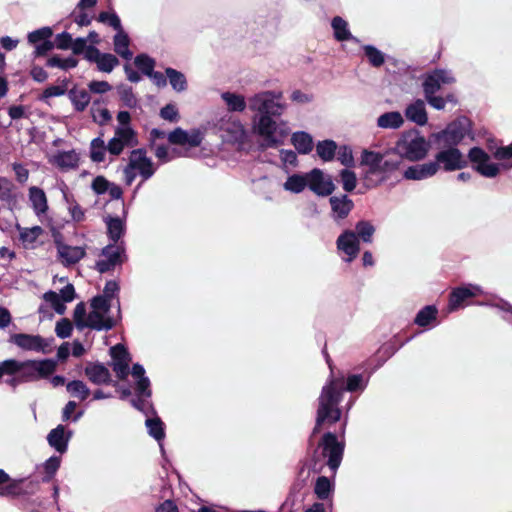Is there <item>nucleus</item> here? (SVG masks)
<instances>
[{
	"label": "nucleus",
	"mask_w": 512,
	"mask_h": 512,
	"mask_svg": "<svg viewBox=\"0 0 512 512\" xmlns=\"http://www.w3.org/2000/svg\"><path fill=\"white\" fill-rule=\"evenodd\" d=\"M248 108L253 113L252 130L266 148L284 144L290 134L288 123L278 118L286 110L281 91H261L248 98Z\"/></svg>",
	"instance_id": "nucleus-1"
},
{
	"label": "nucleus",
	"mask_w": 512,
	"mask_h": 512,
	"mask_svg": "<svg viewBox=\"0 0 512 512\" xmlns=\"http://www.w3.org/2000/svg\"><path fill=\"white\" fill-rule=\"evenodd\" d=\"M327 363L331 370V376L323 386L321 394L318 398V408L316 415V423L313 428L311 438L320 431L323 424H333L340 420L341 410L338 405L342 399L344 391L356 392L363 391L369 381V375L364 374H352L347 378L345 385L344 377H334L333 370L329 359Z\"/></svg>",
	"instance_id": "nucleus-2"
},
{
	"label": "nucleus",
	"mask_w": 512,
	"mask_h": 512,
	"mask_svg": "<svg viewBox=\"0 0 512 512\" xmlns=\"http://www.w3.org/2000/svg\"><path fill=\"white\" fill-rule=\"evenodd\" d=\"M360 164L364 167V180L367 186L377 187L398 170L401 160L393 149L385 152L365 149L361 153Z\"/></svg>",
	"instance_id": "nucleus-3"
},
{
	"label": "nucleus",
	"mask_w": 512,
	"mask_h": 512,
	"mask_svg": "<svg viewBox=\"0 0 512 512\" xmlns=\"http://www.w3.org/2000/svg\"><path fill=\"white\" fill-rule=\"evenodd\" d=\"M91 311L87 315L83 302L76 305L73 319L77 329L90 328L97 331L112 329L120 318V303L117 300V316L110 315L111 304L103 297H94L90 303Z\"/></svg>",
	"instance_id": "nucleus-4"
},
{
	"label": "nucleus",
	"mask_w": 512,
	"mask_h": 512,
	"mask_svg": "<svg viewBox=\"0 0 512 512\" xmlns=\"http://www.w3.org/2000/svg\"><path fill=\"white\" fill-rule=\"evenodd\" d=\"M53 359L18 361L8 359L0 362V379L4 375L19 374L23 382H32L50 376L56 369Z\"/></svg>",
	"instance_id": "nucleus-5"
},
{
	"label": "nucleus",
	"mask_w": 512,
	"mask_h": 512,
	"mask_svg": "<svg viewBox=\"0 0 512 512\" xmlns=\"http://www.w3.org/2000/svg\"><path fill=\"white\" fill-rule=\"evenodd\" d=\"M493 156L501 161V163L491 162L490 156L479 147H473L468 153L469 160L473 163L476 171L485 177L493 178L499 174L501 168H512V143L508 146L497 148Z\"/></svg>",
	"instance_id": "nucleus-6"
},
{
	"label": "nucleus",
	"mask_w": 512,
	"mask_h": 512,
	"mask_svg": "<svg viewBox=\"0 0 512 512\" xmlns=\"http://www.w3.org/2000/svg\"><path fill=\"white\" fill-rule=\"evenodd\" d=\"M392 149L400 159L419 161L426 157L429 144L418 131L412 130L403 133Z\"/></svg>",
	"instance_id": "nucleus-7"
},
{
	"label": "nucleus",
	"mask_w": 512,
	"mask_h": 512,
	"mask_svg": "<svg viewBox=\"0 0 512 512\" xmlns=\"http://www.w3.org/2000/svg\"><path fill=\"white\" fill-rule=\"evenodd\" d=\"M318 449H321L320 454L316 450L313 456V468H317L320 459H327L326 464L332 471H336L340 466L344 452V443L337 440L335 434L327 432L322 436L318 444Z\"/></svg>",
	"instance_id": "nucleus-8"
},
{
	"label": "nucleus",
	"mask_w": 512,
	"mask_h": 512,
	"mask_svg": "<svg viewBox=\"0 0 512 512\" xmlns=\"http://www.w3.org/2000/svg\"><path fill=\"white\" fill-rule=\"evenodd\" d=\"M470 133L471 123L469 119L459 117L433 136L439 147H457Z\"/></svg>",
	"instance_id": "nucleus-9"
},
{
	"label": "nucleus",
	"mask_w": 512,
	"mask_h": 512,
	"mask_svg": "<svg viewBox=\"0 0 512 512\" xmlns=\"http://www.w3.org/2000/svg\"><path fill=\"white\" fill-rule=\"evenodd\" d=\"M433 163H437V172L443 169L446 172L460 170L467 165V160L457 147H439Z\"/></svg>",
	"instance_id": "nucleus-10"
},
{
	"label": "nucleus",
	"mask_w": 512,
	"mask_h": 512,
	"mask_svg": "<svg viewBox=\"0 0 512 512\" xmlns=\"http://www.w3.org/2000/svg\"><path fill=\"white\" fill-rule=\"evenodd\" d=\"M138 134L133 128H115L114 136L108 141V153L119 156L126 148L138 146Z\"/></svg>",
	"instance_id": "nucleus-11"
},
{
	"label": "nucleus",
	"mask_w": 512,
	"mask_h": 512,
	"mask_svg": "<svg viewBox=\"0 0 512 512\" xmlns=\"http://www.w3.org/2000/svg\"><path fill=\"white\" fill-rule=\"evenodd\" d=\"M126 260L125 243L108 244L102 249L101 258L96 262V269L100 273H106L122 264Z\"/></svg>",
	"instance_id": "nucleus-12"
},
{
	"label": "nucleus",
	"mask_w": 512,
	"mask_h": 512,
	"mask_svg": "<svg viewBox=\"0 0 512 512\" xmlns=\"http://www.w3.org/2000/svg\"><path fill=\"white\" fill-rule=\"evenodd\" d=\"M307 187L321 197L329 196L335 190L331 176L318 168H314L307 173Z\"/></svg>",
	"instance_id": "nucleus-13"
},
{
	"label": "nucleus",
	"mask_w": 512,
	"mask_h": 512,
	"mask_svg": "<svg viewBox=\"0 0 512 512\" xmlns=\"http://www.w3.org/2000/svg\"><path fill=\"white\" fill-rule=\"evenodd\" d=\"M129 170L138 171L143 181L150 179L155 171L152 160L147 157V152L143 148L133 149L129 155Z\"/></svg>",
	"instance_id": "nucleus-14"
},
{
	"label": "nucleus",
	"mask_w": 512,
	"mask_h": 512,
	"mask_svg": "<svg viewBox=\"0 0 512 512\" xmlns=\"http://www.w3.org/2000/svg\"><path fill=\"white\" fill-rule=\"evenodd\" d=\"M221 137L224 141L242 146L247 139V132L243 124L239 120H221L220 123Z\"/></svg>",
	"instance_id": "nucleus-15"
},
{
	"label": "nucleus",
	"mask_w": 512,
	"mask_h": 512,
	"mask_svg": "<svg viewBox=\"0 0 512 512\" xmlns=\"http://www.w3.org/2000/svg\"><path fill=\"white\" fill-rule=\"evenodd\" d=\"M455 82V78L450 70L446 69H435L429 72L423 81L424 94H436L442 86L452 84Z\"/></svg>",
	"instance_id": "nucleus-16"
},
{
	"label": "nucleus",
	"mask_w": 512,
	"mask_h": 512,
	"mask_svg": "<svg viewBox=\"0 0 512 512\" xmlns=\"http://www.w3.org/2000/svg\"><path fill=\"white\" fill-rule=\"evenodd\" d=\"M11 341L18 347L36 352L48 353L51 351V340H46L39 335L19 333L11 337Z\"/></svg>",
	"instance_id": "nucleus-17"
},
{
	"label": "nucleus",
	"mask_w": 512,
	"mask_h": 512,
	"mask_svg": "<svg viewBox=\"0 0 512 512\" xmlns=\"http://www.w3.org/2000/svg\"><path fill=\"white\" fill-rule=\"evenodd\" d=\"M337 248L343 252L347 258L345 261L351 262L360 251V243L356 233L352 230H345L336 241Z\"/></svg>",
	"instance_id": "nucleus-18"
},
{
	"label": "nucleus",
	"mask_w": 512,
	"mask_h": 512,
	"mask_svg": "<svg viewBox=\"0 0 512 512\" xmlns=\"http://www.w3.org/2000/svg\"><path fill=\"white\" fill-rule=\"evenodd\" d=\"M79 161L80 156L74 149L69 151H57L49 158V163L61 171L77 169Z\"/></svg>",
	"instance_id": "nucleus-19"
},
{
	"label": "nucleus",
	"mask_w": 512,
	"mask_h": 512,
	"mask_svg": "<svg viewBox=\"0 0 512 512\" xmlns=\"http://www.w3.org/2000/svg\"><path fill=\"white\" fill-rule=\"evenodd\" d=\"M72 437V431L67 430L65 426L58 425L52 429L47 435L49 445L60 454H63L68 449V443Z\"/></svg>",
	"instance_id": "nucleus-20"
},
{
	"label": "nucleus",
	"mask_w": 512,
	"mask_h": 512,
	"mask_svg": "<svg viewBox=\"0 0 512 512\" xmlns=\"http://www.w3.org/2000/svg\"><path fill=\"white\" fill-rule=\"evenodd\" d=\"M437 173V163L429 161L422 164H416L408 167L403 177L407 180H424L434 176Z\"/></svg>",
	"instance_id": "nucleus-21"
},
{
	"label": "nucleus",
	"mask_w": 512,
	"mask_h": 512,
	"mask_svg": "<svg viewBox=\"0 0 512 512\" xmlns=\"http://www.w3.org/2000/svg\"><path fill=\"white\" fill-rule=\"evenodd\" d=\"M56 247L61 263L66 266L79 262L86 254L85 249L80 246H70L57 242Z\"/></svg>",
	"instance_id": "nucleus-22"
},
{
	"label": "nucleus",
	"mask_w": 512,
	"mask_h": 512,
	"mask_svg": "<svg viewBox=\"0 0 512 512\" xmlns=\"http://www.w3.org/2000/svg\"><path fill=\"white\" fill-rule=\"evenodd\" d=\"M332 210V218L335 221L345 219L354 207L353 201L347 196H332L329 199Z\"/></svg>",
	"instance_id": "nucleus-23"
},
{
	"label": "nucleus",
	"mask_w": 512,
	"mask_h": 512,
	"mask_svg": "<svg viewBox=\"0 0 512 512\" xmlns=\"http://www.w3.org/2000/svg\"><path fill=\"white\" fill-rule=\"evenodd\" d=\"M481 288L475 285L459 287L452 291L449 299V309L457 310L461 304L468 298L481 294Z\"/></svg>",
	"instance_id": "nucleus-24"
},
{
	"label": "nucleus",
	"mask_w": 512,
	"mask_h": 512,
	"mask_svg": "<svg viewBox=\"0 0 512 512\" xmlns=\"http://www.w3.org/2000/svg\"><path fill=\"white\" fill-rule=\"evenodd\" d=\"M84 371L89 381L93 384H109L111 381L109 369L101 363H89L86 365Z\"/></svg>",
	"instance_id": "nucleus-25"
},
{
	"label": "nucleus",
	"mask_w": 512,
	"mask_h": 512,
	"mask_svg": "<svg viewBox=\"0 0 512 512\" xmlns=\"http://www.w3.org/2000/svg\"><path fill=\"white\" fill-rule=\"evenodd\" d=\"M29 202L38 218L46 215L48 210V201L43 189L32 186L29 188Z\"/></svg>",
	"instance_id": "nucleus-26"
},
{
	"label": "nucleus",
	"mask_w": 512,
	"mask_h": 512,
	"mask_svg": "<svg viewBox=\"0 0 512 512\" xmlns=\"http://www.w3.org/2000/svg\"><path fill=\"white\" fill-rule=\"evenodd\" d=\"M405 116L408 120L419 126L425 125L428 121V116L424 101L417 99L409 104L405 109Z\"/></svg>",
	"instance_id": "nucleus-27"
},
{
	"label": "nucleus",
	"mask_w": 512,
	"mask_h": 512,
	"mask_svg": "<svg viewBox=\"0 0 512 512\" xmlns=\"http://www.w3.org/2000/svg\"><path fill=\"white\" fill-rule=\"evenodd\" d=\"M133 378L136 380V392L139 395L151 397L150 380L145 376V369L140 364H134L131 370Z\"/></svg>",
	"instance_id": "nucleus-28"
},
{
	"label": "nucleus",
	"mask_w": 512,
	"mask_h": 512,
	"mask_svg": "<svg viewBox=\"0 0 512 512\" xmlns=\"http://www.w3.org/2000/svg\"><path fill=\"white\" fill-rule=\"evenodd\" d=\"M107 226L108 237L112 241L111 244H119L120 239L125 234V222L119 217H107L105 219Z\"/></svg>",
	"instance_id": "nucleus-29"
},
{
	"label": "nucleus",
	"mask_w": 512,
	"mask_h": 512,
	"mask_svg": "<svg viewBox=\"0 0 512 512\" xmlns=\"http://www.w3.org/2000/svg\"><path fill=\"white\" fill-rule=\"evenodd\" d=\"M404 124V118L398 111H390L381 114L377 118V126L382 129H399Z\"/></svg>",
	"instance_id": "nucleus-30"
},
{
	"label": "nucleus",
	"mask_w": 512,
	"mask_h": 512,
	"mask_svg": "<svg viewBox=\"0 0 512 512\" xmlns=\"http://www.w3.org/2000/svg\"><path fill=\"white\" fill-rule=\"evenodd\" d=\"M116 31L117 33L114 36V50L119 56L129 61L133 57V53L129 49L130 39L123 31L122 27L120 30Z\"/></svg>",
	"instance_id": "nucleus-31"
},
{
	"label": "nucleus",
	"mask_w": 512,
	"mask_h": 512,
	"mask_svg": "<svg viewBox=\"0 0 512 512\" xmlns=\"http://www.w3.org/2000/svg\"><path fill=\"white\" fill-rule=\"evenodd\" d=\"M68 97L77 112L84 111L91 100L90 94L85 89L72 88L68 91Z\"/></svg>",
	"instance_id": "nucleus-32"
},
{
	"label": "nucleus",
	"mask_w": 512,
	"mask_h": 512,
	"mask_svg": "<svg viewBox=\"0 0 512 512\" xmlns=\"http://www.w3.org/2000/svg\"><path fill=\"white\" fill-rule=\"evenodd\" d=\"M291 142L300 154H308L313 149V139L304 131L293 133Z\"/></svg>",
	"instance_id": "nucleus-33"
},
{
	"label": "nucleus",
	"mask_w": 512,
	"mask_h": 512,
	"mask_svg": "<svg viewBox=\"0 0 512 512\" xmlns=\"http://www.w3.org/2000/svg\"><path fill=\"white\" fill-rule=\"evenodd\" d=\"M17 229L19 230V240L25 248L34 247L38 237L43 233V229L40 226L22 228L18 225Z\"/></svg>",
	"instance_id": "nucleus-34"
},
{
	"label": "nucleus",
	"mask_w": 512,
	"mask_h": 512,
	"mask_svg": "<svg viewBox=\"0 0 512 512\" xmlns=\"http://www.w3.org/2000/svg\"><path fill=\"white\" fill-rule=\"evenodd\" d=\"M331 26L334 31V37L338 41L353 40L358 42V40L350 33L348 23L343 18L339 16L334 17Z\"/></svg>",
	"instance_id": "nucleus-35"
},
{
	"label": "nucleus",
	"mask_w": 512,
	"mask_h": 512,
	"mask_svg": "<svg viewBox=\"0 0 512 512\" xmlns=\"http://www.w3.org/2000/svg\"><path fill=\"white\" fill-rule=\"evenodd\" d=\"M27 478L12 479L7 482V485L0 487V496H19L26 492L25 485Z\"/></svg>",
	"instance_id": "nucleus-36"
},
{
	"label": "nucleus",
	"mask_w": 512,
	"mask_h": 512,
	"mask_svg": "<svg viewBox=\"0 0 512 512\" xmlns=\"http://www.w3.org/2000/svg\"><path fill=\"white\" fill-rule=\"evenodd\" d=\"M307 187V173L290 175L283 184L284 190L299 194Z\"/></svg>",
	"instance_id": "nucleus-37"
},
{
	"label": "nucleus",
	"mask_w": 512,
	"mask_h": 512,
	"mask_svg": "<svg viewBox=\"0 0 512 512\" xmlns=\"http://www.w3.org/2000/svg\"><path fill=\"white\" fill-rule=\"evenodd\" d=\"M145 425L149 435L159 442L161 450L164 451L163 445L161 444V441L165 437L164 423L159 417H153L147 418Z\"/></svg>",
	"instance_id": "nucleus-38"
},
{
	"label": "nucleus",
	"mask_w": 512,
	"mask_h": 512,
	"mask_svg": "<svg viewBox=\"0 0 512 512\" xmlns=\"http://www.w3.org/2000/svg\"><path fill=\"white\" fill-rule=\"evenodd\" d=\"M221 98L231 112H243L246 108L245 98L240 94L224 92L221 94Z\"/></svg>",
	"instance_id": "nucleus-39"
},
{
	"label": "nucleus",
	"mask_w": 512,
	"mask_h": 512,
	"mask_svg": "<svg viewBox=\"0 0 512 512\" xmlns=\"http://www.w3.org/2000/svg\"><path fill=\"white\" fill-rule=\"evenodd\" d=\"M106 152H108V143L106 144L102 137H96L91 141L90 158L93 162H103Z\"/></svg>",
	"instance_id": "nucleus-40"
},
{
	"label": "nucleus",
	"mask_w": 512,
	"mask_h": 512,
	"mask_svg": "<svg viewBox=\"0 0 512 512\" xmlns=\"http://www.w3.org/2000/svg\"><path fill=\"white\" fill-rule=\"evenodd\" d=\"M165 74L176 92H183L187 89V80L182 72L169 67L165 69Z\"/></svg>",
	"instance_id": "nucleus-41"
},
{
	"label": "nucleus",
	"mask_w": 512,
	"mask_h": 512,
	"mask_svg": "<svg viewBox=\"0 0 512 512\" xmlns=\"http://www.w3.org/2000/svg\"><path fill=\"white\" fill-rule=\"evenodd\" d=\"M337 145L333 140L320 141L316 145L317 155L325 162L333 160Z\"/></svg>",
	"instance_id": "nucleus-42"
},
{
	"label": "nucleus",
	"mask_w": 512,
	"mask_h": 512,
	"mask_svg": "<svg viewBox=\"0 0 512 512\" xmlns=\"http://www.w3.org/2000/svg\"><path fill=\"white\" fill-rule=\"evenodd\" d=\"M68 393L81 401L86 400L90 395V389L81 380H73L66 385Z\"/></svg>",
	"instance_id": "nucleus-43"
},
{
	"label": "nucleus",
	"mask_w": 512,
	"mask_h": 512,
	"mask_svg": "<svg viewBox=\"0 0 512 512\" xmlns=\"http://www.w3.org/2000/svg\"><path fill=\"white\" fill-rule=\"evenodd\" d=\"M437 309L433 305H428L422 308L416 315L415 323L418 326L425 327L436 319Z\"/></svg>",
	"instance_id": "nucleus-44"
},
{
	"label": "nucleus",
	"mask_w": 512,
	"mask_h": 512,
	"mask_svg": "<svg viewBox=\"0 0 512 512\" xmlns=\"http://www.w3.org/2000/svg\"><path fill=\"white\" fill-rule=\"evenodd\" d=\"M355 230L358 239H361L365 243L372 242L375 227L369 221L361 220L357 222Z\"/></svg>",
	"instance_id": "nucleus-45"
},
{
	"label": "nucleus",
	"mask_w": 512,
	"mask_h": 512,
	"mask_svg": "<svg viewBox=\"0 0 512 512\" xmlns=\"http://www.w3.org/2000/svg\"><path fill=\"white\" fill-rule=\"evenodd\" d=\"M68 79H63L59 84L57 85H51L48 86L46 89H44L40 99L46 100L51 97H57L64 95L68 90Z\"/></svg>",
	"instance_id": "nucleus-46"
},
{
	"label": "nucleus",
	"mask_w": 512,
	"mask_h": 512,
	"mask_svg": "<svg viewBox=\"0 0 512 512\" xmlns=\"http://www.w3.org/2000/svg\"><path fill=\"white\" fill-rule=\"evenodd\" d=\"M46 65L48 67H56L63 70H69L75 68L78 65V60L74 57L61 58L59 56H53L47 60Z\"/></svg>",
	"instance_id": "nucleus-47"
},
{
	"label": "nucleus",
	"mask_w": 512,
	"mask_h": 512,
	"mask_svg": "<svg viewBox=\"0 0 512 512\" xmlns=\"http://www.w3.org/2000/svg\"><path fill=\"white\" fill-rule=\"evenodd\" d=\"M302 500V497L295 492L294 487L282 504L281 509L283 512H298L301 508Z\"/></svg>",
	"instance_id": "nucleus-48"
},
{
	"label": "nucleus",
	"mask_w": 512,
	"mask_h": 512,
	"mask_svg": "<svg viewBox=\"0 0 512 512\" xmlns=\"http://www.w3.org/2000/svg\"><path fill=\"white\" fill-rule=\"evenodd\" d=\"M91 116L94 122L100 125H105L111 119L109 110L102 107L98 102H93L91 106Z\"/></svg>",
	"instance_id": "nucleus-49"
},
{
	"label": "nucleus",
	"mask_w": 512,
	"mask_h": 512,
	"mask_svg": "<svg viewBox=\"0 0 512 512\" xmlns=\"http://www.w3.org/2000/svg\"><path fill=\"white\" fill-rule=\"evenodd\" d=\"M119 60L110 53H103L97 62V68L101 72L110 73L118 66Z\"/></svg>",
	"instance_id": "nucleus-50"
},
{
	"label": "nucleus",
	"mask_w": 512,
	"mask_h": 512,
	"mask_svg": "<svg viewBox=\"0 0 512 512\" xmlns=\"http://www.w3.org/2000/svg\"><path fill=\"white\" fill-rule=\"evenodd\" d=\"M64 199L68 204V210L70 212L72 219L76 222L83 221L85 218V212L80 207V205L76 201H74L72 196H70L66 192H64Z\"/></svg>",
	"instance_id": "nucleus-51"
},
{
	"label": "nucleus",
	"mask_w": 512,
	"mask_h": 512,
	"mask_svg": "<svg viewBox=\"0 0 512 512\" xmlns=\"http://www.w3.org/2000/svg\"><path fill=\"white\" fill-rule=\"evenodd\" d=\"M363 50L372 66L380 67L384 63V54L376 47L372 45H365Z\"/></svg>",
	"instance_id": "nucleus-52"
},
{
	"label": "nucleus",
	"mask_w": 512,
	"mask_h": 512,
	"mask_svg": "<svg viewBox=\"0 0 512 512\" xmlns=\"http://www.w3.org/2000/svg\"><path fill=\"white\" fill-rule=\"evenodd\" d=\"M331 488L332 486L330 480L325 476H321L318 477L316 481L314 492L319 499L325 500L329 497Z\"/></svg>",
	"instance_id": "nucleus-53"
},
{
	"label": "nucleus",
	"mask_w": 512,
	"mask_h": 512,
	"mask_svg": "<svg viewBox=\"0 0 512 512\" xmlns=\"http://www.w3.org/2000/svg\"><path fill=\"white\" fill-rule=\"evenodd\" d=\"M119 97L123 104L129 108H135L137 106V98L134 95L132 88L127 85H120L117 88Z\"/></svg>",
	"instance_id": "nucleus-54"
},
{
	"label": "nucleus",
	"mask_w": 512,
	"mask_h": 512,
	"mask_svg": "<svg viewBox=\"0 0 512 512\" xmlns=\"http://www.w3.org/2000/svg\"><path fill=\"white\" fill-rule=\"evenodd\" d=\"M43 298L47 303L51 305L56 313L64 314L66 306L58 293L54 291H48L44 294Z\"/></svg>",
	"instance_id": "nucleus-55"
},
{
	"label": "nucleus",
	"mask_w": 512,
	"mask_h": 512,
	"mask_svg": "<svg viewBox=\"0 0 512 512\" xmlns=\"http://www.w3.org/2000/svg\"><path fill=\"white\" fill-rule=\"evenodd\" d=\"M135 65L143 74L146 76L152 72L155 67V61L153 58L146 54H140L135 57Z\"/></svg>",
	"instance_id": "nucleus-56"
},
{
	"label": "nucleus",
	"mask_w": 512,
	"mask_h": 512,
	"mask_svg": "<svg viewBox=\"0 0 512 512\" xmlns=\"http://www.w3.org/2000/svg\"><path fill=\"white\" fill-rule=\"evenodd\" d=\"M52 34L53 33L50 27H43L33 32H30L28 34V41L29 43L36 45L38 43L49 40Z\"/></svg>",
	"instance_id": "nucleus-57"
},
{
	"label": "nucleus",
	"mask_w": 512,
	"mask_h": 512,
	"mask_svg": "<svg viewBox=\"0 0 512 512\" xmlns=\"http://www.w3.org/2000/svg\"><path fill=\"white\" fill-rule=\"evenodd\" d=\"M61 464L60 456H51L47 459L43 465L46 476L44 477V481H49L57 472Z\"/></svg>",
	"instance_id": "nucleus-58"
},
{
	"label": "nucleus",
	"mask_w": 512,
	"mask_h": 512,
	"mask_svg": "<svg viewBox=\"0 0 512 512\" xmlns=\"http://www.w3.org/2000/svg\"><path fill=\"white\" fill-rule=\"evenodd\" d=\"M340 177H341L343 189L346 192H352L355 189L356 184H357L356 174L351 170L344 169L341 171Z\"/></svg>",
	"instance_id": "nucleus-59"
},
{
	"label": "nucleus",
	"mask_w": 512,
	"mask_h": 512,
	"mask_svg": "<svg viewBox=\"0 0 512 512\" xmlns=\"http://www.w3.org/2000/svg\"><path fill=\"white\" fill-rule=\"evenodd\" d=\"M0 200L9 204L14 200L12 183L4 177H0Z\"/></svg>",
	"instance_id": "nucleus-60"
},
{
	"label": "nucleus",
	"mask_w": 512,
	"mask_h": 512,
	"mask_svg": "<svg viewBox=\"0 0 512 512\" xmlns=\"http://www.w3.org/2000/svg\"><path fill=\"white\" fill-rule=\"evenodd\" d=\"M149 399L150 397L139 395V393L136 392V398L132 399L131 402L136 409L148 415L149 412L153 411L152 404Z\"/></svg>",
	"instance_id": "nucleus-61"
},
{
	"label": "nucleus",
	"mask_w": 512,
	"mask_h": 512,
	"mask_svg": "<svg viewBox=\"0 0 512 512\" xmlns=\"http://www.w3.org/2000/svg\"><path fill=\"white\" fill-rule=\"evenodd\" d=\"M72 330V323L67 318H62L56 323L55 333L61 339L70 337Z\"/></svg>",
	"instance_id": "nucleus-62"
},
{
	"label": "nucleus",
	"mask_w": 512,
	"mask_h": 512,
	"mask_svg": "<svg viewBox=\"0 0 512 512\" xmlns=\"http://www.w3.org/2000/svg\"><path fill=\"white\" fill-rule=\"evenodd\" d=\"M128 360H112L111 366L113 371L116 373L120 380L127 378L129 374V363Z\"/></svg>",
	"instance_id": "nucleus-63"
},
{
	"label": "nucleus",
	"mask_w": 512,
	"mask_h": 512,
	"mask_svg": "<svg viewBox=\"0 0 512 512\" xmlns=\"http://www.w3.org/2000/svg\"><path fill=\"white\" fill-rule=\"evenodd\" d=\"M160 116L162 119L169 122H177L180 118L178 109L175 104H167L160 110Z\"/></svg>",
	"instance_id": "nucleus-64"
}]
</instances>
